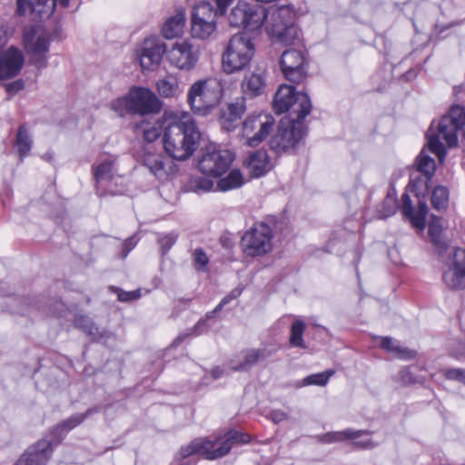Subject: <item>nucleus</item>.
I'll list each match as a JSON object with an SVG mask.
<instances>
[{
    "instance_id": "10",
    "label": "nucleus",
    "mask_w": 465,
    "mask_h": 465,
    "mask_svg": "<svg viewBox=\"0 0 465 465\" xmlns=\"http://www.w3.org/2000/svg\"><path fill=\"white\" fill-rule=\"evenodd\" d=\"M298 119H283L281 121L276 134L270 140V147L277 153L294 148L304 137L305 127Z\"/></svg>"
},
{
    "instance_id": "45",
    "label": "nucleus",
    "mask_w": 465,
    "mask_h": 465,
    "mask_svg": "<svg viewBox=\"0 0 465 465\" xmlns=\"http://www.w3.org/2000/svg\"><path fill=\"white\" fill-rule=\"evenodd\" d=\"M383 207H387L386 211H380L381 216L386 218L393 214L397 210L396 200L392 197H388L383 203Z\"/></svg>"
},
{
    "instance_id": "8",
    "label": "nucleus",
    "mask_w": 465,
    "mask_h": 465,
    "mask_svg": "<svg viewBox=\"0 0 465 465\" xmlns=\"http://www.w3.org/2000/svg\"><path fill=\"white\" fill-rule=\"evenodd\" d=\"M50 43V33L40 25L27 27L24 30V48L32 64L39 69L47 65V53Z\"/></svg>"
},
{
    "instance_id": "57",
    "label": "nucleus",
    "mask_w": 465,
    "mask_h": 465,
    "mask_svg": "<svg viewBox=\"0 0 465 465\" xmlns=\"http://www.w3.org/2000/svg\"><path fill=\"white\" fill-rule=\"evenodd\" d=\"M192 333H186V334H181L179 335L173 341V345L177 346L179 343H181L187 336L191 335Z\"/></svg>"
},
{
    "instance_id": "59",
    "label": "nucleus",
    "mask_w": 465,
    "mask_h": 465,
    "mask_svg": "<svg viewBox=\"0 0 465 465\" xmlns=\"http://www.w3.org/2000/svg\"><path fill=\"white\" fill-rule=\"evenodd\" d=\"M69 0H60V4L66 7L68 5Z\"/></svg>"
},
{
    "instance_id": "49",
    "label": "nucleus",
    "mask_w": 465,
    "mask_h": 465,
    "mask_svg": "<svg viewBox=\"0 0 465 465\" xmlns=\"http://www.w3.org/2000/svg\"><path fill=\"white\" fill-rule=\"evenodd\" d=\"M364 431L366 433L362 434L360 438L353 440H354L353 444L355 446H357L358 448H362V449L373 448L375 446V444L372 442V440L369 437L364 440H360L362 436L369 435L368 431H366V430H364Z\"/></svg>"
},
{
    "instance_id": "33",
    "label": "nucleus",
    "mask_w": 465,
    "mask_h": 465,
    "mask_svg": "<svg viewBox=\"0 0 465 465\" xmlns=\"http://www.w3.org/2000/svg\"><path fill=\"white\" fill-rule=\"evenodd\" d=\"M380 345L382 349L400 358L411 359L415 356V352L413 351L401 346L397 341L390 337H381Z\"/></svg>"
},
{
    "instance_id": "36",
    "label": "nucleus",
    "mask_w": 465,
    "mask_h": 465,
    "mask_svg": "<svg viewBox=\"0 0 465 465\" xmlns=\"http://www.w3.org/2000/svg\"><path fill=\"white\" fill-rule=\"evenodd\" d=\"M114 160L106 159L94 168L97 183L110 181L113 178Z\"/></svg>"
},
{
    "instance_id": "14",
    "label": "nucleus",
    "mask_w": 465,
    "mask_h": 465,
    "mask_svg": "<svg viewBox=\"0 0 465 465\" xmlns=\"http://www.w3.org/2000/svg\"><path fill=\"white\" fill-rule=\"evenodd\" d=\"M272 231L265 223H259L248 230L242 237V249L245 255L262 256L272 250Z\"/></svg>"
},
{
    "instance_id": "3",
    "label": "nucleus",
    "mask_w": 465,
    "mask_h": 465,
    "mask_svg": "<svg viewBox=\"0 0 465 465\" xmlns=\"http://www.w3.org/2000/svg\"><path fill=\"white\" fill-rule=\"evenodd\" d=\"M110 107L119 115L124 112L146 115L160 112L162 103L149 88L134 86L124 96L113 100Z\"/></svg>"
},
{
    "instance_id": "16",
    "label": "nucleus",
    "mask_w": 465,
    "mask_h": 465,
    "mask_svg": "<svg viewBox=\"0 0 465 465\" xmlns=\"http://www.w3.org/2000/svg\"><path fill=\"white\" fill-rule=\"evenodd\" d=\"M167 54V45L157 36L143 39L135 48V58L142 70H156Z\"/></svg>"
},
{
    "instance_id": "15",
    "label": "nucleus",
    "mask_w": 465,
    "mask_h": 465,
    "mask_svg": "<svg viewBox=\"0 0 465 465\" xmlns=\"http://www.w3.org/2000/svg\"><path fill=\"white\" fill-rule=\"evenodd\" d=\"M219 12L209 2H200L192 15L191 33L193 38L205 40L216 30Z\"/></svg>"
},
{
    "instance_id": "9",
    "label": "nucleus",
    "mask_w": 465,
    "mask_h": 465,
    "mask_svg": "<svg viewBox=\"0 0 465 465\" xmlns=\"http://www.w3.org/2000/svg\"><path fill=\"white\" fill-rule=\"evenodd\" d=\"M275 121L272 114L259 113L250 114L242 123L240 139L243 145L257 147L272 133Z\"/></svg>"
},
{
    "instance_id": "6",
    "label": "nucleus",
    "mask_w": 465,
    "mask_h": 465,
    "mask_svg": "<svg viewBox=\"0 0 465 465\" xmlns=\"http://www.w3.org/2000/svg\"><path fill=\"white\" fill-rule=\"evenodd\" d=\"M273 108L277 114L290 111L292 119L303 120L311 113L312 103L307 94L296 93L292 86L282 84L274 95Z\"/></svg>"
},
{
    "instance_id": "25",
    "label": "nucleus",
    "mask_w": 465,
    "mask_h": 465,
    "mask_svg": "<svg viewBox=\"0 0 465 465\" xmlns=\"http://www.w3.org/2000/svg\"><path fill=\"white\" fill-rule=\"evenodd\" d=\"M185 26V10L178 8L174 14L170 15L163 24L161 28L162 35L168 40L174 39L183 35Z\"/></svg>"
},
{
    "instance_id": "30",
    "label": "nucleus",
    "mask_w": 465,
    "mask_h": 465,
    "mask_svg": "<svg viewBox=\"0 0 465 465\" xmlns=\"http://www.w3.org/2000/svg\"><path fill=\"white\" fill-rule=\"evenodd\" d=\"M33 141L25 125H21L16 134L15 146L16 147L20 161L28 156L32 148Z\"/></svg>"
},
{
    "instance_id": "43",
    "label": "nucleus",
    "mask_w": 465,
    "mask_h": 465,
    "mask_svg": "<svg viewBox=\"0 0 465 465\" xmlns=\"http://www.w3.org/2000/svg\"><path fill=\"white\" fill-rule=\"evenodd\" d=\"M193 257L194 265L198 270L203 269L208 263V257L202 249H195Z\"/></svg>"
},
{
    "instance_id": "18",
    "label": "nucleus",
    "mask_w": 465,
    "mask_h": 465,
    "mask_svg": "<svg viewBox=\"0 0 465 465\" xmlns=\"http://www.w3.org/2000/svg\"><path fill=\"white\" fill-rule=\"evenodd\" d=\"M141 158L143 165L159 180H169L177 172V167L173 161L153 152L148 145L142 149Z\"/></svg>"
},
{
    "instance_id": "21",
    "label": "nucleus",
    "mask_w": 465,
    "mask_h": 465,
    "mask_svg": "<svg viewBox=\"0 0 465 465\" xmlns=\"http://www.w3.org/2000/svg\"><path fill=\"white\" fill-rule=\"evenodd\" d=\"M280 64L283 75L289 81L300 83L305 78V59L302 52L293 49L283 52Z\"/></svg>"
},
{
    "instance_id": "19",
    "label": "nucleus",
    "mask_w": 465,
    "mask_h": 465,
    "mask_svg": "<svg viewBox=\"0 0 465 465\" xmlns=\"http://www.w3.org/2000/svg\"><path fill=\"white\" fill-rule=\"evenodd\" d=\"M443 281L451 289L465 288V250L453 249L446 263Z\"/></svg>"
},
{
    "instance_id": "26",
    "label": "nucleus",
    "mask_w": 465,
    "mask_h": 465,
    "mask_svg": "<svg viewBox=\"0 0 465 465\" xmlns=\"http://www.w3.org/2000/svg\"><path fill=\"white\" fill-rule=\"evenodd\" d=\"M265 357V350H246L230 361V368L234 371H244L254 366L260 359H264Z\"/></svg>"
},
{
    "instance_id": "60",
    "label": "nucleus",
    "mask_w": 465,
    "mask_h": 465,
    "mask_svg": "<svg viewBox=\"0 0 465 465\" xmlns=\"http://www.w3.org/2000/svg\"><path fill=\"white\" fill-rule=\"evenodd\" d=\"M213 376L214 378H218V377H219V371H218V370H214V371H213Z\"/></svg>"
},
{
    "instance_id": "34",
    "label": "nucleus",
    "mask_w": 465,
    "mask_h": 465,
    "mask_svg": "<svg viewBox=\"0 0 465 465\" xmlns=\"http://www.w3.org/2000/svg\"><path fill=\"white\" fill-rule=\"evenodd\" d=\"M366 433L362 430H353L351 429L343 431L328 432L321 437V441L323 443L340 442L345 440H356L362 434Z\"/></svg>"
},
{
    "instance_id": "53",
    "label": "nucleus",
    "mask_w": 465,
    "mask_h": 465,
    "mask_svg": "<svg viewBox=\"0 0 465 465\" xmlns=\"http://www.w3.org/2000/svg\"><path fill=\"white\" fill-rule=\"evenodd\" d=\"M271 419L274 423H279L287 419V415L282 411H273L271 413Z\"/></svg>"
},
{
    "instance_id": "42",
    "label": "nucleus",
    "mask_w": 465,
    "mask_h": 465,
    "mask_svg": "<svg viewBox=\"0 0 465 465\" xmlns=\"http://www.w3.org/2000/svg\"><path fill=\"white\" fill-rule=\"evenodd\" d=\"M228 442L232 443L240 442V443H247L251 440V437L248 434H245L237 430H231L224 434Z\"/></svg>"
},
{
    "instance_id": "1",
    "label": "nucleus",
    "mask_w": 465,
    "mask_h": 465,
    "mask_svg": "<svg viewBox=\"0 0 465 465\" xmlns=\"http://www.w3.org/2000/svg\"><path fill=\"white\" fill-rule=\"evenodd\" d=\"M163 143L165 153L173 159L184 161L199 146L201 134L195 121L188 113H164Z\"/></svg>"
},
{
    "instance_id": "22",
    "label": "nucleus",
    "mask_w": 465,
    "mask_h": 465,
    "mask_svg": "<svg viewBox=\"0 0 465 465\" xmlns=\"http://www.w3.org/2000/svg\"><path fill=\"white\" fill-rule=\"evenodd\" d=\"M24 63V54L18 48L11 46L4 51L0 56V79H8L18 74Z\"/></svg>"
},
{
    "instance_id": "50",
    "label": "nucleus",
    "mask_w": 465,
    "mask_h": 465,
    "mask_svg": "<svg viewBox=\"0 0 465 465\" xmlns=\"http://www.w3.org/2000/svg\"><path fill=\"white\" fill-rule=\"evenodd\" d=\"M140 295L139 290L133 292H120L118 293V299L122 302H128L138 299Z\"/></svg>"
},
{
    "instance_id": "55",
    "label": "nucleus",
    "mask_w": 465,
    "mask_h": 465,
    "mask_svg": "<svg viewBox=\"0 0 465 465\" xmlns=\"http://www.w3.org/2000/svg\"><path fill=\"white\" fill-rule=\"evenodd\" d=\"M232 0H215L218 9H216L220 15H223L227 6L232 3Z\"/></svg>"
},
{
    "instance_id": "41",
    "label": "nucleus",
    "mask_w": 465,
    "mask_h": 465,
    "mask_svg": "<svg viewBox=\"0 0 465 465\" xmlns=\"http://www.w3.org/2000/svg\"><path fill=\"white\" fill-rule=\"evenodd\" d=\"M332 374H333L332 371L312 374L303 380V384H305V385L313 384V385L323 386L327 383L328 380L330 379V377Z\"/></svg>"
},
{
    "instance_id": "58",
    "label": "nucleus",
    "mask_w": 465,
    "mask_h": 465,
    "mask_svg": "<svg viewBox=\"0 0 465 465\" xmlns=\"http://www.w3.org/2000/svg\"><path fill=\"white\" fill-rule=\"evenodd\" d=\"M203 324V322H199L193 328V331L194 332H198V330L200 329L201 325Z\"/></svg>"
},
{
    "instance_id": "47",
    "label": "nucleus",
    "mask_w": 465,
    "mask_h": 465,
    "mask_svg": "<svg viewBox=\"0 0 465 465\" xmlns=\"http://www.w3.org/2000/svg\"><path fill=\"white\" fill-rule=\"evenodd\" d=\"M25 87V83L23 80H15L12 83L6 84L5 85V91L9 94H15L18 93L19 91L23 90Z\"/></svg>"
},
{
    "instance_id": "28",
    "label": "nucleus",
    "mask_w": 465,
    "mask_h": 465,
    "mask_svg": "<svg viewBox=\"0 0 465 465\" xmlns=\"http://www.w3.org/2000/svg\"><path fill=\"white\" fill-rule=\"evenodd\" d=\"M156 90L163 98H178L183 92L180 78L175 74H168L156 82Z\"/></svg>"
},
{
    "instance_id": "48",
    "label": "nucleus",
    "mask_w": 465,
    "mask_h": 465,
    "mask_svg": "<svg viewBox=\"0 0 465 465\" xmlns=\"http://www.w3.org/2000/svg\"><path fill=\"white\" fill-rule=\"evenodd\" d=\"M441 225L438 220L432 221L429 225V233L433 242H436L440 235Z\"/></svg>"
},
{
    "instance_id": "37",
    "label": "nucleus",
    "mask_w": 465,
    "mask_h": 465,
    "mask_svg": "<svg viewBox=\"0 0 465 465\" xmlns=\"http://www.w3.org/2000/svg\"><path fill=\"white\" fill-rule=\"evenodd\" d=\"M304 331L305 323L302 321L296 319L291 326L290 343L292 346L302 349L306 348L302 339Z\"/></svg>"
},
{
    "instance_id": "13",
    "label": "nucleus",
    "mask_w": 465,
    "mask_h": 465,
    "mask_svg": "<svg viewBox=\"0 0 465 465\" xmlns=\"http://www.w3.org/2000/svg\"><path fill=\"white\" fill-rule=\"evenodd\" d=\"M268 18L262 6L251 5L245 1H239L228 16L231 25L242 26L251 31L258 30L262 25H266Z\"/></svg>"
},
{
    "instance_id": "23",
    "label": "nucleus",
    "mask_w": 465,
    "mask_h": 465,
    "mask_svg": "<svg viewBox=\"0 0 465 465\" xmlns=\"http://www.w3.org/2000/svg\"><path fill=\"white\" fill-rule=\"evenodd\" d=\"M267 86V73L265 68L257 66L244 74L241 83L242 93L249 97L262 95Z\"/></svg>"
},
{
    "instance_id": "39",
    "label": "nucleus",
    "mask_w": 465,
    "mask_h": 465,
    "mask_svg": "<svg viewBox=\"0 0 465 465\" xmlns=\"http://www.w3.org/2000/svg\"><path fill=\"white\" fill-rule=\"evenodd\" d=\"M246 111V104L244 97L236 98L227 107V114L230 120L240 119Z\"/></svg>"
},
{
    "instance_id": "31",
    "label": "nucleus",
    "mask_w": 465,
    "mask_h": 465,
    "mask_svg": "<svg viewBox=\"0 0 465 465\" xmlns=\"http://www.w3.org/2000/svg\"><path fill=\"white\" fill-rule=\"evenodd\" d=\"M163 124L160 119L154 120L153 122L142 121L140 124H136V128L140 129L143 133V139L148 143H153L162 134Z\"/></svg>"
},
{
    "instance_id": "32",
    "label": "nucleus",
    "mask_w": 465,
    "mask_h": 465,
    "mask_svg": "<svg viewBox=\"0 0 465 465\" xmlns=\"http://www.w3.org/2000/svg\"><path fill=\"white\" fill-rule=\"evenodd\" d=\"M244 183V178L239 169H232L226 176L218 180L216 189L222 192L240 188Z\"/></svg>"
},
{
    "instance_id": "54",
    "label": "nucleus",
    "mask_w": 465,
    "mask_h": 465,
    "mask_svg": "<svg viewBox=\"0 0 465 465\" xmlns=\"http://www.w3.org/2000/svg\"><path fill=\"white\" fill-rule=\"evenodd\" d=\"M213 187V184L209 179H202L198 182L197 188L203 191H210Z\"/></svg>"
},
{
    "instance_id": "4",
    "label": "nucleus",
    "mask_w": 465,
    "mask_h": 465,
    "mask_svg": "<svg viewBox=\"0 0 465 465\" xmlns=\"http://www.w3.org/2000/svg\"><path fill=\"white\" fill-rule=\"evenodd\" d=\"M223 94L221 81L215 77H206L190 85L186 98L194 113L205 114L219 104Z\"/></svg>"
},
{
    "instance_id": "35",
    "label": "nucleus",
    "mask_w": 465,
    "mask_h": 465,
    "mask_svg": "<svg viewBox=\"0 0 465 465\" xmlns=\"http://www.w3.org/2000/svg\"><path fill=\"white\" fill-rule=\"evenodd\" d=\"M417 170L422 173L428 179H430L436 170L434 160L423 150L416 159Z\"/></svg>"
},
{
    "instance_id": "20",
    "label": "nucleus",
    "mask_w": 465,
    "mask_h": 465,
    "mask_svg": "<svg viewBox=\"0 0 465 465\" xmlns=\"http://www.w3.org/2000/svg\"><path fill=\"white\" fill-rule=\"evenodd\" d=\"M16 13L30 21L37 22L52 15L56 0H16Z\"/></svg>"
},
{
    "instance_id": "24",
    "label": "nucleus",
    "mask_w": 465,
    "mask_h": 465,
    "mask_svg": "<svg viewBox=\"0 0 465 465\" xmlns=\"http://www.w3.org/2000/svg\"><path fill=\"white\" fill-rule=\"evenodd\" d=\"M50 454L51 443L48 440H39L31 446L15 465H46Z\"/></svg>"
},
{
    "instance_id": "29",
    "label": "nucleus",
    "mask_w": 465,
    "mask_h": 465,
    "mask_svg": "<svg viewBox=\"0 0 465 465\" xmlns=\"http://www.w3.org/2000/svg\"><path fill=\"white\" fill-rule=\"evenodd\" d=\"M245 166L254 177L266 173L272 167L266 151L258 150L249 154L244 161Z\"/></svg>"
},
{
    "instance_id": "46",
    "label": "nucleus",
    "mask_w": 465,
    "mask_h": 465,
    "mask_svg": "<svg viewBox=\"0 0 465 465\" xmlns=\"http://www.w3.org/2000/svg\"><path fill=\"white\" fill-rule=\"evenodd\" d=\"M176 235L173 233L166 234L159 239L161 244L162 252L165 253L173 245L176 241Z\"/></svg>"
},
{
    "instance_id": "52",
    "label": "nucleus",
    "mask_w": 465,
    "mask_h": 465,
    "mask_svg": "<svg viewBox=\"0 0 465 465\" xmlns=\"http://www.w3.org/2000/svg\"><path fill=\"white\" fill-rule=\"evenodd\" d=\"M241 294V290L235 289L229 295L224 297L219 305L216 307L215 311L220 310L224 304L228 303L230 301L237 298Z\"/></svg>"
},
{
    "instance_id": "11",
    "label": "nucleus",
    "mask_w": 465,
    "mask_h": 465,
    "mask_svg": "<svg viewBox=\"0 0 465 465\" xmlns=\"http://www.w3.org/2000/svg\"><path fill=\"white\" fill-rule=\"evenodd\" d=\"M200 56L199 46L187 39L176 41L171 45L170 48L167 47L166 60L168 64L181 72L193 71L196 67Z\"/></svg>"
},
{
    "instance_id": "17",
    "label": "nucleus",
    "mask_w": 465,
    "mask_h": 465,
    "mask_svg": "<svg viewBox=\"0 0 465 465\" xmlns=\"http://www.w3.org/2000/svg\"><path fill=\"white\" fill-rule=\"evenodd\" d=\"M233 161V154L228 150L208 148L199 161L203 173L220 176L224 173Z\"/></svg>"
},
{
    "instance_id": "56",
    "label": "nucleus",
    "mask_w": 465,
    "mask_h": 465,
    "mask_svg": "<svg viewBox=\"0 0 465 465\" xmlns=\"http://www.w3.org/2000/svg\"><path fill=\"white\" fill-rule=\"evenodd\" d=\"M94 339H96L97 336H96V331H97V328L94 327V326H90V327H87L86 330H85Z\"/></svg>"
},
{
    "instance_id": "7",
    "label": "nucleus",
    "mask_w": 465,
    "mask_h": 465,
    "mask_svg": "<svg viewBox=\"0 0 465 465\" xmlns=\"http://www.w3.org/2000/svg\"><path fill=\"white\" fill-rule=\"evenodd\" d=\"M294 14L288 6H281L272 11L266 21L265 29L275 40L292 45L300 36V31L293 25Z\"/></svg>"
},
{
    "instance_id": "2",
    "label": "nucleus",
    "mask_w": 465,
    "mask_h": 465,
    "mask_svg": "<svg viewBox=\"0 0 465 465\" xmlns=\"http://www.w3.org/2000/svg\"><path fill=\"white\" fill-rule=\"evenodd\" d=\"M465 124V108L452 106L448 114H445L436 124L432 123L427 133L428 145L431 153H435L440 162L445 157L444 144L449 147L458 143L457 132Z\"/></svg>"
},
{
    "instance_id": "38",
    "label": "nucleus",
    "mask_w": 465,
    "mask_h": 465,
    "mask_svg": "<svg viewBox=\"0 0 465 465\" xmlns=\"http://www.w3.org/2000/svg\"><path fill=\"white\" fill-rule=\"evenodd\" d=\"M431 203L435 209L440 211L447 208L449 203V192L444 186H437L431 196Z\"/></svg>"
},
{
    "instance_id": "51",
    "label": "nucleus",
    "mask_w": 465,
    "mask_h": 465,
    "mask_svg": "<svg viewBox=\"0 0 465 465\" xmlns=\"http://www.w3.org/2000/svg\"><path fill=\"white\" fill-rule=\"evenodd\" d=\"M398 379L399 381L403 385L411 384L415 381L408 369L401 370L398 375Z\"/></svg>"
},
{
    "instance_id": "12",
    "label": "nucleus",
    "mask_w": 465,
    "mask_h": 465,
    "mask_svg": "<svg viewBox=\"0 0 465 465\" xmlns=\"http://www.w3.org/2000/svg\"><path fill=\"white\" fill-rule=\"evenodd\" d=\"M232 449V443L228 442L225 435L195 439L188 445L182 447L179 455L185 459L193 454H202L208 460L222 458Z\"/></svg>"
},
{
    "instance_id": "40",
    "label": "nucleus",
    "mask_w": 465,
    "mask_h": 465,
    "mask_svg": "<svg viewBox=\"0 0 465 465\" xmlns=\"http://www.w3.org/2000/svg\"><path fill=\"white\" fill-rule=\"evenodd\" d=\"M84 419H85L84 414L74 415V416L70 417L69 419L64 420L62 423L58 424L56 427V430L61 431V432H67L70 430L76 427L77 425H79L80 423H82Z\"/></svg>"
},
{
    "instance_id": "27",
    "label": "nucleus",
    "mask_w": 465,
    "mask_h": 465,
    "mask_svg": "<svg viewBox=\"0 0 465 465\" xmlns=\"http://www.w3.org/2000/svg\"><path fill=\"white\" fill-rule=\"evenodd\" d=\"M402 200V213L405 216L409 217L413 224L418 229H424L426 216L428 214V206L426 203H419L416 211L411 206V201L407 193H404L401 197Z\"/></svg>"
},
{
    "instance_id": "44",
    "label": "nucleus",
    "mask_w": 465,
    "mask_h": 465,
    "mask_svg": "<svg viewBox=\"0 0 465 465\" xmlns=\"http://www.w3.org/2000/svg\"><path fill=\"white\" fill-rule=\"evenodd\" d=\"M444 375L449 380L459 381L465 384V370L463 369H448L445 371Z\"/></svg>"
},
{
    "instance_id": "5",
    "label": "nucleus",
    "mask_w": 465,
    "mask_h": 465,
    "mask_svg": "<svg viewBox=\"0 0 465 465\" xmlns=\"http://www.w3.org/2000/svg\"><path fill=\"white\" fill-rule=\"evenodd\" d=\"M255 46L246 34H236L228 42L222 55V68L226 74L243 70L252 61Z\"/></svg>"
}]
</instances>
